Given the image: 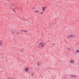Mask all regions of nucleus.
I'll use <instances>...</instances> for the list:
<instances>
[{
    "label": "nucleus",
    "mask_w": 79,
    "mask_h": 79,
    "mask_svg": "<svg viewBox=\"0 0 79 79\" xmlns=\"http://www.w3.org/2000/svg\"><path fill=\"white\" fill-rule=\"evenodd\" d=\"M10 9L12 10L15 13H16V11L19 12V8L15 7L13 4H12L10 6Z\"/></svg>",
    "instance_id": "nucleus-1"
},
{
    "label": "nucleus",
    "mask_w": 79,
    "mask_h": 79,
    "mask_svg": "<svg viewBox=\"0 0 79 79\" xmlns=\"http://www.w3.org/2000/svg\"><path fill=\"white\" fill-rule=\"evenodd\" d=\"M45 45V43L43 42H41L40 43H39L38 47V48H44Z\"/></svg>",
    "instance_id": "nucleus-2"
},
{
    "label": "nucleus",
    "mask_w": 79,
    "mask_h": 79,
    "mask_svg": "<svg viewBox=\"0 0 79 79\" xmlns=\"http://www.w3.org/2000/svg\"><path fill=\"white\" fill-rule=\"evenodd\" d=\"M74 37V35L73 34H70L69 35H68L67 36V39L68 40H69V39H71L72 38H73Z\"/></svg>",
    "instance_id": "nucleus-3"
},
{
    "label": "nucleus",
    "mask_w": 79,
    "mask_h": 79,
    "mask_svg": "<svg viewBox=\"0 0 79 79\" xmlns=\"http://www.w3.org/2000/svg\"><path fill=\"white\" fill-rule=\"evenodd\" d=\"M69 63H70L71 64H74L75 63V61L73 59H71L69 61Z\"/></svg>",
    "instance_id": "nucleus-4"
},
{
    "label": "nucleus",
    "mask_w": 79,
    "mask_h": 79,
    "mask_svg": "<svg viewBox=\"0 0 79 79\" xmlns=\"http://www.w3.org/2000/svg\"><path fill=\"white\" fill-rule=\"evenodd\" d=\"M24 71H25V72H29V68H26V69H24Z\"/></svg>",
    "instance_id": "nucleus-5"
},
{
    "label": "nucleus",
    "mask_w": 79,
    "mask_h": 79,
    "mask_svg": "<svg viewBox=\"0 0 79 79\" xmlns=\"http://www.w3.org/2000/svg\"><path fill=\"white\" fill-rule=\"evenodd\" d=\"M47 8V6H43L42 7V10H43V11H45V8Z\"/></svg>",
    "instance_id": "nucleus-6"
},
{
    "label": "nucleus",
    "mask_w": 79,
    "mask_h": 79,
    "mask_svg": "<svg viewBox=\"0 0 79 79\" xmlns=\"http://www.w3.org/2000/svg\"><path fill=\"white\" fill-rule=\"evenodd\" d=\"M71 78H74V77H76V76L74 75H71Z\"/></svg>",
    "instance_id": "nucleus-7"
},
{
    "label": "nucleus",
    "mask_w": 79,
    "mask_h": 79,
    "mask_svg": "<svg viewBox=\"0 0 79 79\" xmlns=\"http://www.w3.org/2000/svg\"><path fill=\"white\" fill-rule=\"evenodd\" d=\"M3 45V41L0 40V46H2Z\"/></svg>",
    "instance_id": "nucleus-8"
},
{
    "label": "nucleus",
    "mask_w": 79,
    "mask_h": 79,
    "mask_svg": "<svg viewBox=\"0 0 79 79\" xmlns=\"http://www.w3.org/2000/svg\"><path fill=\"white\" fill-rule=\"evenodd\" d=\"M24 50L23 49H20V50H19V51L20 52L21 51V52L22 53H23L24 52Z\"/></svg>",
    "instance_id": "nucleus-9"
},
{
    "label": "nucleus",
    "mask_w": 79,
    "mask_h": 79,
    "mask_svg": "<svg viewBox=\"0 0 79 79\" xmlns=\"http://www.w3.org/2000/svg\"><path fill=\"white\" fill-rule=\"evenodd\" d=\"M15 32V29L12 30V31H11V32L12 34H13V33H14V32Z\"/></svg>",
    "instance_id": "nucleus-10"
},
{
    "label": "nucleus",
    "mask_w": 79,
    "mask_h": 79,
    "mask_svg": "<svg viewBox=\"0 0 79 79\" xmlns=\"http://www.w3.org/2000/svg\"><path fill=\"white\" fill-rule=\"evenodd\" d=\"M21 34V33H20V32H19L18 31L17 33V35H19V34Z\"/></svg>",
    "instance_id": "nucleus-11"
},
{
    "label": "nucleus",
    "mask_w": 79,
    "mask_h": 79,
    "mask_svg": "<svg viewBox=\"0 0 79 79\" xmlns=\"http://www.w3.org/2000/svg\"><path fill=\"white\" fill-rule=\"evenodd\" d=\"M76 52L77 53H79V50H76Z\"/></svg>",
    "instance_id": "nucleus-12"
},
{
    "label": "nucleus",
    "mask_w": 79,
    "mask_h": 79,
    "mask_svg": "<svg viewBox=\"0 0 79 79\" xmlns=\"http://www.w3.org/2000/svg\"><path fill=\"white\" fill-rule=\"evenodd\" d=\"M3 58H4V57H3V56H1V59H3Z\"/></svg>",
    "instance_id": "nucleus-13"
},
{
    "label": "nucleus",
    "mask_w": 79,
    "mask_h": 79,
    "mask_svg": "<svg viewBox=\"0 0 79 79\" xmlns=\"http://www.w3.org/2000/svg\"><path fill=\"white\" fill-rule=\"evenodd\" d=\"M37 65L38 66H39H39H40V64H39V62H38L37 64Z\"/></svg>",
    "instance_id": "nucleus-14"
},
{
    "label": "nucleus",
    "mask_w": 79,
    "mask_h": 79,
    "mask_svg": "<svg viewBox=\"0 0 79 79\" xmlns=\"http://www.w3.org/2000/svg\"><path fill=\"white\" fill-rule=\"evenodd\" d=\"M67 49L69 51V52H71V49H70V48H68Z\"/></svg>",
    "instance_id": "nucleus-15"
},
{
    "label": "nucleus",
    "mask_w": 79,
    "mask_h": 79,
    "mask_svg": "<svg viewBox=\"0 0 79 79\" xmlns=\"http://www.w3.org/2000/svg\"><path fill=\"white\" fill-rule=\"evenodd\" d=\"M35 13H39V10H35Z\"/></svg>",
    "instance_id": "nucleus-16"
},
{
    "label": "nucleus",
    "mask_w": 79,
    "mask_h": 79,
    "mask_svg": "<svg viewBox=\"0 0 79 79\" xmlns=\"http://www.w3.org/2000/svg\"><path fill=\"white\" fill-rule=\"evenodd\" d=\"M73 53L74 54H76V53H77V52H76V51H73Z\"/></svg>",
    "instance_id": "nucleus-17"
},
{
    "label": "nucleus",
    "mask_w": 79,
    "mask_h": 79,
    "mask_svg": "<svg viewBox=\"0 0 79 79\" xmlns=\"http://www.w3.org/2000/svg\"><path fill=\"white\" fill-rule=\"evenodd\" d=\"M43 13H44V11H43L40 14L41 15H42V14H43Z\"/></svg>",
    "instance_id": "nucleus-18"
},
{
    "label": "nucleus",
    "mask_w": 79,
    "mask_h": 79,
    "mask_svg": "<svg viewBox=\"0 0 79 79\" xmlns=\"http://www.w3.org/2000/svg\"><path fill=\"white\" fill-rule=\"evenodd\" d=\"M25 32H27V30H25L24 31Z\"/></svg>",
    "instance_id": "nucleus-19"
},
{
    "label": "nucleus",
    "mask_w": 79,
    "mask_h": 79,
    "mask_svg": "<svg viewBox=\"0 0 79 79\" xmlns=\"http://www.w3.org/2000/svg\"><path fill=\"white\" fill-rule=\"evenodd\" d=\"M15 3H18V1H16V0L15 1Z\"/></svg>",
    "instance_id": "nucleus-20"
},
{
    "label": "nucleus",
    "mask_w": 79,
    "mask_h": 79,
    "mask_svg": "<svg viewBox=\"0 0 79 79\" xmlns=\"http://www.w3.org/2000/svg\"><path fill=\"white\" fill-rule=\"evenodd\" d=\"M31 76H34V73H32L31 74Z\"/></svg>",
    "instance_id": "nucleus-21"
},
{
    "label": "nucleus",
    "mask_w": 79,
    "mask_h": 79,
    "mask_svg": "<svg viewBox=\"0 0 79 79\" xmlns=\"http://www.w3.org/2000/svg\"><path fill=\"white\" fill-rule=\"evenodd\" d=\"M24 31H25V30H22V31H23L24 32Z\"/></svg>",
    "instance_id": "nucleus-22"
},
{
    "label": "nucleus",
    "mask_w": 79,
    "mask_h": 79,
    "mask_svg": "<svg viewBox=\"0 0 79 79\" xmlns=\"http://www.w3.org/2000/svg\"><path fill=\"white\" fill-rule=\"evenodd\" d=\"M53 45H55V44H53Z\"/></svg>",
    "instance_id": "nucleus-23"
},
{
    "label": "nucleus",
    "mask_w": 79,
    "mask_h": 79,
    "mask_svg": "<svg viewBox=\"0 0 79 79\" xmlns=\"http://www.w3.org/2000/svg\"><path fill=\"white\" fill-rule=\"evenodd\" d=\"M28 18H29V19H30V17H29Z\"/></svg>",
    "instance_id": "nucleus-24"
},
{
    "label": "nucleus",
    "mask_w": 79,
    "mask_h": 79,
    "mask_svg": "<svg viewBox=\"0 0 79 79\" xmlns=\"http://www.w3.org/2000/svg\"><path fill=\"white\" fill-rule=\"evenodd\" d=\"M11 7H13V6H11Z\"/></svg>",
    "instance_id": "nucleus-25"
},
{
    "label": "nucleus",
    "mask_w": 79,
    "mask_h": 79,
    "mask_svg": "<svg viewBox=\"0 0 79 79\" xmlns=\"http://www.w3.org/2000/svg\"><path fill=\"white\" fill-rule=\"evenodd\" d=\"M76 45H77V44H76Z\"/></svg>",
    "instance_id": "nucleus-26"
}]
</instances>
